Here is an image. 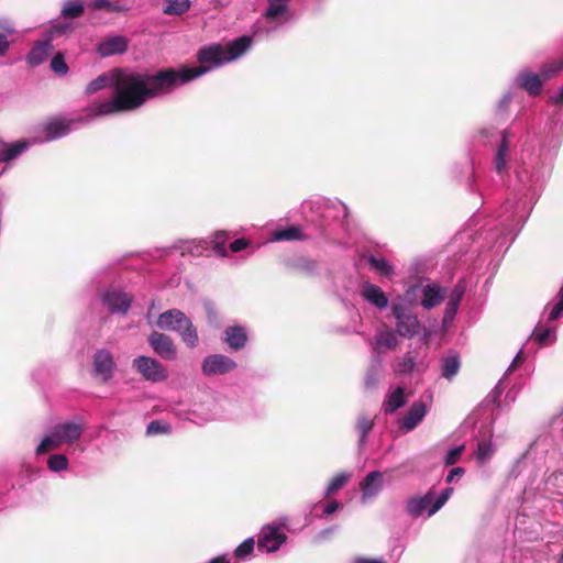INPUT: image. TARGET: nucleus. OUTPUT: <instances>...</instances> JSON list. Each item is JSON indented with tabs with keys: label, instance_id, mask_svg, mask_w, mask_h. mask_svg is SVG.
<instances>
[{
	"label": "nucleus",
	"instance_id": "nucleus-1",
	"mask_svg": "<svg viewBox=\"0 0 563 563\" xmlns=\"http://www.w3.org/2000/svg\"><path fill=\"white\" fill-rule=\"evenodd\" d=\"M252 45L251 36H241L225 45L212 44L198 52L199 66L166 68L156 73L113 69L92 79L85 89L86 95L113 87L114 95L89 109L88 117L110 115L134 111L148 99L170 93L176 88L241 57Z\"/></svg>",
	"mask_w": 563,
	"mask_h": 563
},
{
	"label": "nucleus",
	"instance_id": "nucleus-2",
	"mask_svg": "<svg viewBox=\"0 0 563 563\" xmlns=\"http://www.w3.org/2000/svg\"><path fill=\"white\" fill-rule=\"evenodd\" d=\"M452 493L453 488L448 487L439 496H435L434 490L430 489L423 496L411 497L406 501V512L413 518H418L424 514L431 517L445 505Z\"/></svg>",
	"mask_w": 563,
	"mask_h": 563
},
{
	"label": "nucleus",
	"instance_id": "nucleus-3",
	"mask_svg": "<svg viewBox=\"0 0 563 563\" xmlns=\"http://www.w3.org/2000/svg\"><path fill=\"white\" fill-rule=\"evenodd\" d=\"M74 29L71 22L64 21L54 23L46 32L45 38L38 41L30 51L26 57L29 65L35 67L44 63L53 53L52 42L60 36L69 34Z\"/></svg>",
	"mask_w": 563,
	"mask_h": 563
},
{
	"label": "nucleus",
	"instance_id": "nucleus-4",
	"mask_svg": "<svg viewBox=\"0 0 563 563\" xmlns=\"http://www.w3.org/2000/svg\"><path fill=\"white\" fill-rule=\"evenodd\" d=\"M157 325L161 329L178 332L181 340L189 346L198 344V334L190 320L180 310L172 309L158 317Z\"/></svg>",
	"mask_w": 563,
	"mask_h": 563
},
{
	"label": "nucleus",
	"instance_id": "nucleus-5",
	"mask_svg": "<svg viewBox=\"0 0 563 563\" xmlns=\"http://www.w3.org/2000/svg\"><path fill=\"white\" fill-rule=\"evenodd\" d=\"M287 518H282L262 527L258 534V550L273 553L280 549L287 541Z\"/></svg>",
	"mask_w": 563,
	"mask_h": 563
},
{
	"label": "nucleus",
	"instance_id": "nucleus-6",
	"mask_svg": "<svg viewBox=\"0 0 563 563\" xmlns=\"http://www.w3.org/2000/svg\"><path fill=\"white\" fill-rule=\"evenodd\" d=\"M563 69V59L561 62H553L551 64L545 65L542 68L541 76L531 73V71H521L516 77V84L529 92L531 96H537L540 93L542 84L544 80H548L556 74L558 71Z\"/></svg>",
	"mask_w": 563,
	"mask_h": 563
},
{
	"label": "nucleus",
	"instance_id": "nucleus-7",
	"mask_svg": "<svg viewBox=\"0 0 563 563\" xmlns=\"http://www.w3.org/2000/svg\"><path fill=\"white\" fill-rule=\"evenodd\" d=\"M132 367L146 382L161 383L168 378L167 368L159 361L150 356L140 355L135 357Z\"/></svg>",
	"mask_w": 563,
	"mask_h": 563
},
{
	"label": "nucleus",
	"instance_id": "nucleus-8",
	"mask_svg": "<svg viewBox=\"0 0 563 563\" xmlns=\"http://www.w3.org/2000/svg\"><path fill=\"white\" fill-rule=\"evenodd\" d=\"M117 364L109 350H97L92 357V376L101 383H108L114 375Z\"/></svg>",
	"mask_w": 563,
	"mask_h": 563
},
{
	"label": "nucleus",
	"instance_id": "nucleus-9",
	"mask_svg": "<svg viewBox=\"0 0 563 563\" xmlns=\"http://www.w3.org/2000/svg\"><path fill=\"white\" fill-rule=\"evenodd\" d=\"M188 419L195 423L202 424L220 418L219 405L211 395H205L196 402L188 413Z\"/></svg>",
	"mask_w": 563,
	"mask_h": 563
},
{
	"label": "nucleus",
	"instance_id": "nucleus-10",
	"mask_svg": "<svg viewBox=\"0 0 563 563\" xmlns=\"http://www.w3.org/2000/svg\"><path fill=\"white\" fill-rule=\"evenodd\" d=\"M516 177L522 189L536 191L543 185L547 172L543 166L522 165L516 170Z\"/></svg>",
	"mask_w": 563,
	"mask_h": 563
},
{
	"label": "nucleus",
	"instance_id": "nucleus-11",
	"mask_svg": "<svg viewBox=\"0 0 563 563\" xmlns=\"http://www.w3.org/2000/svg\"><path fill=\"white\" fill-rule=\"evenodd\" d=\"M515 134L510 129H505L500 133V141L495 150L494 167L498 175H504L508 172L509 162L511 159L510 142Z\"/></svg>",
	"mask_w": 563,
	"mask_h": 563
},
{
	"label": "nucleus",
	"instance_id": "nucleus-12",
	"mask_svg": "<svg viewBox=\"0 0 563 563\" xmlns=\"http://www.w3.org/2000/svg\"><path fill=\"white\" fill-rule=\"evenodd\" d=\"M291 0H267V5L262 15L269 23L280 26L291 19Z\"/></svg>",
	"mask_w": 563,
	"mask_h": 563
},
{
	"label": "nucleus",
	"instance_id": "nucleus-13",
	"mask_svg": "<svg viewBox=\"0 0 563 563\" xmlns=\"http://www.w3.org/2000/svg\"><path fill=\"white\" fill-rule=\"evenodd\" d=\"M236 367V363L227 355L211 354L203 358L201 371L206 376L223 375Z\"/></svg>",
	"mask_w": 563,
	"mask_h": 563
},
{
	"label": "nucleus",
	"instance_id": "nucleus-14",
	"mask_svg": "<svg viewBox=\"0 0 563 563\" xmlns=\"http://www.w3.org/2000/svg\"><path fill=\"white\" fill-rule=\"evenodd\" d=\"M148 344L162 358L174 361L177 357V350L172 339L159 332H153L148 336Z\"/></svg>",
	"mask_w": 563,
	"mask_h": 563
},
{
	"label": "nucleus",
	"instance_id": "nucleus-15",
	"mask_svg": "<svg viewBox=\"0 0 563 563\" xmlns=\"http://www.w3.org/2000/svg\"><path fill=\"white\" fill-rule=\"evenodd\" d=\"M428 412V407L423 401H416L411 405L405 416L398 421L399 429L408 433L423 420Z\"/></svg>",
	"mask_w": 563,
	"mask_h": 563
},
{
	"label": "nucleus",
	"instance_id": "nucleus-16",
	"mask_svg": "<svg viewBox=\"0 0 563 563\" xmlns=\"http://www.w3.org/2000/svg\"><path fill=\"white\" fill-rule=\"evenodd\" d=\"M399 334L389 329L382 328L371 341L373 352L379 356L386 350H395L399 345Z\"/></svg>",
	"mask_w": 563,
	"mask_h": 563
},
{
	"label": "nucleus",
	"instance_id": "nucleus-17",
	"mask_svg": "<svg viewBox=\"0 0 563 563\" xmlns=\"http://www.w3.org/2000/svg\"><path fill=\"white\" fill-rule=\"evenodd\" d=\"M63 444L71 445L77 442L85 430L82 422L65 421L53 427Z\"/></svg>",
	"mask_w": 563,
	"mask_h": 563
},
{
	"label": "nucleus",
	"instance_id": "nucleus-18",
	"mask_svg": "<svg viewBox=\"0 0 563 563\" xmlns=\"http://www.w3.org/2000/svg\"><path fill=\"white\" fill-rule=\"evenodd\" d=\"M384 487V475L379 471L369 472L360 483L362 500L365 503L375 498Z\"/></svg>",
	"mask_w": 563,
	"mask_h": 563
},
{
	"label": "nucleus",
	"instance_id": "nucleus-19",
	"mask_svg": "<svg viewBox=\"0 0 563 563\" xmlns=\"http://www.w3.org/2000/svg\"><path fill=\"white\" fill-rule=\"evenodd\" d=\"M360 294L362 298L368 303L373 305L379 310L387 308L388 298L385 292L375 284L363 282L360 285Z\"/></svg>",
	"mask_w": 563,
	"mask_h": 563
},
{
	"label": "nucleus",
	"instance_id": "nucleus-20",
	"mask_svg": "<svg viewBox=\"0 0 563 563\" xmlns=\"http://www.w3.org/2000/svg\"><path fill=\"white\" fill-rule=\"evenodd\" d=\"M75 122V120H67L64 118H56L48 121L45 124V137L42 141L47 142L66 136L71 131V124Z\"/></svg>",
	"mask_w": 563,
	"mask_h": 563
},
{
	"label": "nucleus",
	"instance_id": "nucleus-21",
	"mask_svg": "<svg viewBox=\"0 0 563 563\" xmlns=\"http://www.w3.org/2000/svg\"><path fill=\"white\" fill-rule=\"evenodd\" d=\"M34 142L16 141L13 143H4L0 141V162L10 163L25 152Z\"/></svg>",
	"mask_w": 563,
	"mask_h": 563
},
{
	"label": "nucleus",
	"instance_id": "nucleus-22",
	"mask_svg": "<svg viewBox=\"0 0 563 563\" xmlns=\"http://www.w3.org/2000/svg\"><path fill=\"white\" fill-rule=\"evenodd\" d=\"M103 302L111 312L125 313L131 306V297L121 291H108L103 296Z\"/></svg>",
	"mask_w": 563,
	"mask_h": 563
},
{
	"label": "nucleus",
	"instance_id": "nucleus-23",
	"mask_svg": "<svg viewBox=\"0 0 563 563\" xmlns=\"http://www.w3.org/2000/svg\"><path fill=\"white\" fill-rule=\"evenodd\" d=\"M420 329V321L413 313L400 317V319H396V332L399 334V336L412 338L419 333Z\"/></svg>",
	"mask_w": 563,
	"mask_h": 563
},
{
	"label": "nucleus",
	"instance_id": "nucleus-24",
	"mask_svg": "<svg viewBox=\"0 0 563 563\" xmlns=\"http://www.w3.org/2000/svg\"><path fill=\"white\" fill-rule=\"evenodd\" d=\"M464 292L465 285L462 282L457 283L449 295V301L443 317L444 322H451L454 319Z\"/></svg>",
	"mask_w": 563,
	"mask_h": 563
},
{
	"label": "nucleus",
	"instance_id": "nucleus-25",
	"mask_svg": "<svg viewBox=\"0 0 563 563\" xmlns=\"http://www.w3.org/2000/svg\"><path fill=\"white\" fill-rule=\"evenodd\" d=\"M407 402V396L402 387H396L388 393L383 402V410L386 415L394 413L399 408L404 407Z\"/></svg>",
	"mask_w": 563,
	"mask_h": 563
},
{
	"label": "nucleus",
	"instance_id": "nucleus-26",
	"mask_svg": "<svg viewBox=\"0 0 563 563\" xmlns=\"http://www.w3.org/2000/svg\"><path fill=\"white\" fill-rule=\"evenodd\" d=\"M128 48V43L122 36H113L104 40L98 45V53L106 57L123 53Z\"/></svg>",
	"mask_w": 563,
	"mask_h": 563
},
{
	"label": "nucleus",
	"instance_id": "nucleus-27",
	"mask_svg": "<svg viewBox=\"0 0 563 563\" xmlns=\"http://www.w3.org/2000/svg\"><path fill=\"white\" fill-rule=\"evenodd\" d=\"M423 297L421 305L426 309L435 307L444 298L442 288L435 284L427 285L422 290Z\"/></svg>",
	"mask_w": 563,
	"mask_h": 563
},
{
	"label": "nucleus",
	"instance_id": "nucleus-28",
	"mask_svg": "<svg viewBox=\"0 0 563 563\" xmlns=\"http://www.w3.org/2000/svg\"><path fill=\"white\" fill-rule=\"evenodd\" d=\"M246 333L242 327H230L224 332V341L232 350H241L246 343Z\"/></svg>",
	"mask_w": 563,
	"mask_h": 563
},
{
	"label": "nucleus",
	"instance_id": "nucleus-29",
	"mask_svg": "<svg viewBox=\"0 0 563 563\" xmlns=\"http://www.w3.org/2000/svg\"><path fill=\"white\" fill-rule=\"evenodd\" d=\"M63 444V442L60 441L59 437L57 435V433L55 432V430L52 428V430L49 431V433H47L43 440L40 442V444L37 445L35 452L37 455H42L48 451H52V450H57L59 449Z\"/></svg>",
	"mask_w": 563,
	"mask_h": 563
},
{
	"label": "nucleus",
	"instance_id": "nucleus-30",
	"mask_svg": "<svg viewBox=\"0 0 563 563\" xmlns=\"http://www.w3.org/2000/svg\"><path fill=\"white\" fill-rule=\"evenodd\" d=\"M532 336L541 346H543L553 343L556 339V333L554 328L539 323L534 328Z\"/></svg>",
	"mask_w": 563,
	"mask_h": 563
},
{
	"label": "nucleus",
	"instance_id": "nucleus-31",
	"mask_svg": "<svg viewBox=\"0 0 563 563\" xmlns=\"http://www.w3.org/2000/svg\"><path fill=\"white\" fill-rule=\"evenodd\" d=\"M460 360L456 354H450L442 358V376L448 380L453 379L460 371Z\"/></svg>",
	"mask_w": 563,
	"mask_h": 563
},
{
	"label": "nucleus",
	"instance_id": "nucleus-32",
	"mask_svg": "<svg viewBox=\"0 0 563 563\" xmlns=\"http://www.w3.org/2000/svg\"><path fill=\"white\" fill-rule=\"evenodd\" d=\"M85 7L82 0H66L62 7L60 14L64 19H76L84 13Z\"/></svg>",
	"mask_w": 563,
	"mask_h": 563
},
{
	"label": "nucleus",
	"instance_id": "nucleus-33",
	"mask_svg": "<svg viewBox=\"0 0 563 563\" xmlns=\"http://www.w3.org/2000/svg\"><path fill=\"white\" fill-rule=\"evenodd\" d=\"M190 0H165L163 12L169 15H180L190 9Z\"/></svg>",
	"mask_w": 563,
	"mask_h": 563
},
{
	"label": "nucleus",
	"instance_id": "nucleus-34",
	"mask_svg": "<svg viewBox=\"0 0 563 563\" xmlns=\"http://www.w3.org/2000/svg\"><path fill=\"white\" fill-rule=\"evenodd\" d=\"M301 239H303V234L296 225L279 229L273 233V241H298Z\"/></svg>",
	"mask_w": 563,
	"mask_h": 563
},
{
	"label": "nucleus",
	"instance_id": "nucleus-35",
	"mask_svg": "<svg viewBox=\"0 0 563 563\" xmlns=\"http://www.w3.org/2000/svg\"><path fill=\"white\" fill-rule=\"evenodd\" d=\"M495 453V446L490 440H482L477 443L475 457L477 462L483 465L487 463Z\"/></svg>",
	"mask_w": 563,
	"mask_h": 563
},
{
	"label": "nucleus",
	"instance_id": "nucleus-36",
	"mask_svg": "<svg viewBox=\"0 0 563 563\" xmlns=\"http://www.w3.org/2000/svg\"><path fill=\"white\" fill-rule=\"evenodd\" d=\"M209 250V242L207 240H191L184 243L181 246V254H191L194 256H201Z\"/></svg>",
	"mask_w": 563,
	"mask_h": 563
},
{
	"label": "nucleus",
	"instance_id": "nucleus-37",
	"mask_svg": "<svg viewBox=\"0 0 563 563\" xmlns=\"http://www.w3.org/2000/svg\"><path fill=\"white\" fill-rule=\"evenodd\" d=\"M373 426H374V422L369 417L362 415L357 418L356 430L360 434V440H358L360 446L365 445V443L367 441V435L371 432V430L373 429Z\"/></svg>",
	"mask_w": 563,
	"mask_h": 563
},
{
	"label": "nucleus",
	"instance_id": "nucleus-38",
	"mask_svg": "<svg viewBox=\"0 0 563 563\" xmlns=\"http://www.w3.org/2000/svg\"><path fill=\"white\" fill-rule=\"evenodd\" d=\"M416 360L411 353H406L395 361L394 371L397 374H409L415 369Z\"/></svg>",
	"mask_w": 563,
	"mask_h": 563
},
{
	"label": "nucleus",
	"instance_id": "nucleus-39",
	"mask_svg": "<svg viewBox=\"0 0 563 563\" xmlns=\"http://www.w3.org/2000/svg\"><path fill=\"white\" fill-rule=\"evenodd\" d=\"M90 7L95 10H106L108 12L125 11L129 8L120 4L119 1L112 2L111 0H92Z\"/></svg>",
	"mask_w": 563,
	"mask_h": 563
},
{
	"label": "nucleus",
	"instance_id": "nucleus-40",
	"mask_svg": "<svg viewBox=\"0 0 563 563\" xmlns=\"http://www.w3.org/2000/svg\"><path fill=\"white\" fill-rule=\"evenodd\" d=\"M228 240V234L223 231H219L214 233L211 241L209 242V247L211 246L216 253L220 256H227L228 251L225 249V243Z\"/></svg>",
	"mask_w": 563,
	"mask_h": 563
},
{
	"label": "nucleus",
	"instance_id": "nucleus-41",
	"mask_svg": "<svg viewBox=\"0 0 563 563\" xmlns=\"http://www.w3.org/2000/svg\"><path fill=\"white\" fill-rule=\"evenodd\" d=\"M350 477L351 474L349 473H341L334 476L325 489V497H329L339 492L347 483Z\"/></svg>",
	"mask_w": 563,
	"mask_h": 563
},
{
	"label": "nucleus",
	"instance_id": "nucleus-42",
	"mask_svg": "<svg viewBox=\"0 0 563 563\" xmlns=\"http://www.w3.org/2000/svg\"><path fill=\"white\" fill-rule=\"evenodd\" d=\"M68 465V459L64 454H54L47 460V466L52 472L66 471Z\"/></svg>",
	"mask_w": 563,
	"mask_h": 563
},
{
	"label": "nucleus",
	"instance_id": "nucleus-43",
	"mask_svg": "<svg viewBox=\"0 0 563 563\" xmlns=\"http://www.w3.org/2000/svg\"><path fill=\"white\" fill-rule=\"evenodd\" d=\"M368 263L382 275L389 276L394 272L393 266L385 258L371 256Z\"/></svg>",
	"mask_w": 563,
	"mask_h": 563
},
{
	"label": "nucleus",
	"instance_id": "nucleus-44",
	"mask_svg": "<svg viewBox=\"0 0 563 563\" xmlns=\"http://www.w3.org/2000/svg\"><path fill=\"white\" fill-rule=\"evenodd\" d=\"M172 431L169 423L163 420H154L147 424L146 434L155 435V434H167Z\"/></svg>",
	"mask_w": 563,
	"mask_h": 563
},
{
	"label": "nucleus",
	"instance_id": "nucleus-45",
	"mask_svg": "<svg viewBox=\"0 0 563 563\" xmlns=\"http://www.w3.org/2000/svg\"><path fill=\"white\" fill-rule=\"evenodd\" d=\"M254 544H255V541L253 538L245 539L240 545L236 547V549L234 551V556L236 559L247 558L253 552Z\"/></svg>",
	"mask_w": 563,
	"mask_h": 563
},
{
	"label": "nucleus",
	"instance_id": "nucleus-46",
	"mask_svg": "<svg viewBox=\"0 0 563 563\" xmlns=\"http://www.w3.org/2000/svg\"><path fill=\"white\" fill-rule=\"evenodd\" d=\"M51 68L57 75H66L68 73V66L62 53H57L53 56L51 60Z\"/></svg>",
	"mask_w": 563,
	"mask_h": 563
},
{
	"label": "nucleus",
	"instance_id": "nucleus-47",
	"mask_svg": "<svg viewBox=\"0 0 563 563\" xmlns=\"http://www.w3.org/2000/svg\"><path fill=\"white\" fill-rule=\"evenodd\" d=\"M379 369H380V360L376 358L365 378V384L367 387H374L376 385Z\"/></svg>",
	"mask_w": 563,
	"mask_h": 563
},
{
	"label": "nucleus",
	"instance_id": "nucleus-48",
	"mask_svg": "<svg viewBox=\"0 0 563 563\" xmlns=\"http://www.w3.org/2000/svg\"><path fill=\"white\" fill-rule=\"evenodd\" d=\"M464 450H465V445L464 444L454 446L451 450H449V452L446 453V455L444 457L445 465H453V464H455L460 460V457H461V455H462Z\"/></svg>",
	"mask_w": 563,
	"mask_h": 563
},
{
	"label": "nucleus",
	"instance_id": "nucleus-49",
	"mask_svg": "<svg viewBox=\"0 0 563 563\" xmlns=\"http://www.w3.org/2000/svg\"><path fill=\"white\" fill-rule=\"evenodd\" d=\"M563 312V287L558 294V302L553 305L551 308L548 320L553 321L556 320Z\"/></svg>",
	"mask_w": 563,
	"mask_h": 563
},
{
	"label": "nucleus",
	"instance_id": "nucleus-50",
	"mask_svg": "<svg viewBox=\"0 0 563 563\" xmlns=\"http://www.w3.org/2000/svg\"><path fill=\"white\" fill-rule=\"evenodd\" d=\"M563 312V287L558 294V302L553 305L551 308L548 320L553 321L556 320Z\"/></svg>",
	"mask_w": 563,
	"mask_h": 563
},
{
	"label": "nucleus",
	"instance_id": "nucleus-51",
	"mask_svg": "<svg viewBox=\"0 0 563 563\" xmlns=\"http://www.w3.org/2000/svg\"><path fill=\"white\" fill-rule=\"evenodd\" d=\"M563 312V287L558 294V302L553 305L551 308L548 320L553 321L556 320Z\"/></svg>",
	"mask_w": 563,
	"mask_h": 563
},
{
	"label": "nucleus",
	"instance_id": "nucleus-52",
	"mask_svg": "<svg viewBox=\"0 0 563 563\" xmlns=\"http://www.w3.org/2000/svg\"><path fill=\"white\" fill-rule=\"evenodd\" d=\"M391 311L395 319H400V317L411 313L401 301H394L391 303Z\"/></svg>",
	"mask_w": 563,
	"mask_h": 563
},
{
	"label": "nucleus",
	"instance_id": "nucleus-53",
	"mask_svg": "<svg viewBox=\"0 0 563 563\" xmlns=\"http://www.w3.org/2000/svg\"><path fill=\"white\" fill-rule=\"evenodd\" d=\"M464 473L465 470L463 467H453L446 476V482L452 483L454 479L462 477Z\"/></svg>",
	"mask_w": 563,
	"mask_h": 563
},
{
	"label": "nucleus",
	"instance_id": "nucleus-54",
	"mask_svg": "<svg viewBox=\"0 0 563 563\" xmlns=\"http://www.w3.org/2000/svg\"><path fill=\"white\" fill-rule=\"evenodd\" d=\"M247 245H249V243L245 239H238L230 244V250L232 252H240V251L246 249Z\"/></svg>",
	"mask_w": 563,
	"mask_h": 563
},
{
	"label": "nucleus",
	"instance_id": "nucleus-55",
	"mask_svg": "<svg viewBox=\"0 0 563 563\" xmlns=\"http://www.w3.org/2000/svg\"><path fill=\"white\" fill-rule=\"evenodd\" d=\"M10 47V42L8 36L3 33H0V56H4Z\"/></svg>",
	"mask_w": 563,
	"mask_h": 563
},
{
	"label": "nucleus",
	"instance_id": "nucleus-56",
	"mask_svg": "<svg viewBox=\"0 0 563 563\" xmlns=\"http://www.w3.org/2000/svg\"><path fill=\"white\" fill-rule=\"evenodd\" d=\"M339 507H340L339 503L335 500H332L324 506L323 514L332 515L333 512H335L339 509Z\"/></svg>",
	"mask_w": 563,
	"mask_h": 563
},
{
	"label": "nucleus",
	"instance_id": "nucleus-57",
	"mask_svg": "<svg viewBox=\"0 0 563 563\" xmlns=\"http://www.w3.org/2000/svg\"><path fill=\"white\" fill-rule=\"evenodd\" d=\"M511 99H512V96L510 92L505 93L499 101V104H498L499 109L505 110L508 107V104L511 102Z\"/></svg>",
	"mask_w": 563,
	"mask_h": 563
},
{
	"label": "nucleus",
	"instance_id": "nucleus-58",
	"mask_svg": "<svg viewBox=\"0 0 563 563\" xmlns=\"http://www.w3.org/2000/svg\"><path fill=\"white\" fill-rule=\"evenodd\" d=\"M352 563H385L383 559L355 558Z\"/></svg>",
	"mask_w": 563,
	"mask_h": 563
},
{
	"label": "nucleus",
	"instance_id": "nucleus-59",
	"mask_svg": "<svg viewBox=\"0 0 563 563\" xmlns=\"http://www.w3.org/2000/svg\"><path fill=\"white\" fill-rule=\"evenodd\" d=\"M209 563H238L236 561L232 562L228 555H220L209 561Z\"/></svg>",
	"mask_w": 563,
	"mask_h": 563
},
{
	"label": "nucleus",
	"instance_id": "nucleus-60",
	"mask_svg": "<svg viewBox=\"0 0 563 563\" xmlns=\"http://www.w3.org/2000/svg\"><path fill=\"white\" fill-rule=\"evenodd\" d=\"M521 354H522V351L520 350L518 352V354L515 356V358H514L512 363L510 364V366L508 367L507 372H512L517 367V365L522 361Z\"/></svg>",
	"mask_w": 563,
	"mask_h": 563
},
{
	"label": "nucleus",
	"instance_id": "nucleus-61",
	"mask_svg": "<svg viewBox=\"0 0 563 563\" xmlns=\"http://www.w3.org/2000/svg\"><path fill=\"white\" fill-rule=\"evenodd\" d=\"M551 100L555 104L563 103V87L560 89L558 95L551 97Z\"/></svg>",
	"mask_w": 563,
	"mask_h": 563
},
{
	"label": "nucleus",
	"instance_id": "nucleus-62",
	"mask_svg": "<svg viewBox=\"0 0 563 563\" xmlns=\"http://www.w3.org/2000/svg\"><path fill=\"white\" fill-rule=\"evenodd\" d=\"M0 27H3L8 33H12L14 31L13 26L11 24H1Z\"/></svg>",
	"mask_w": 563,
	"mask_h": 563
},
{
	"label": "nucleus",
	"instance_id": "nucleus-63",
	"mask_svg": "<svg viewBox=\"0 0 563 563\" xmlns=\"http://www.w3.org/2000/svg\"><path fill=\"white\" fill-rule=\"evenodd\" d=\"M559 562L563 563V553L561 554Z\"/></svg>",
	"mask_w": 563,
	"mask_h": 563
}]
</instances>
